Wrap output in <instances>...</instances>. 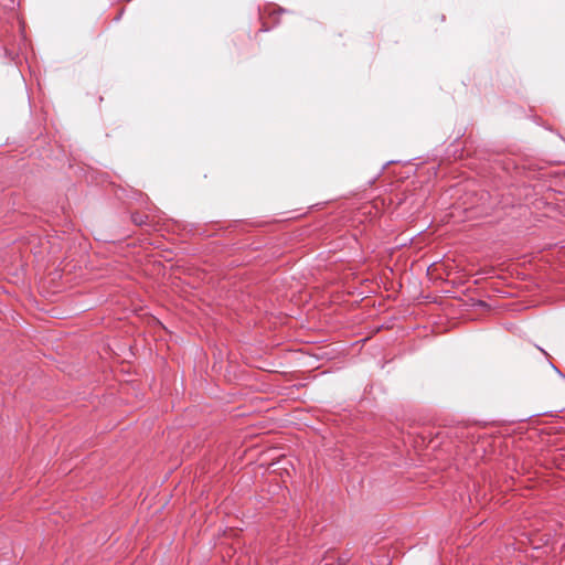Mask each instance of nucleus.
<instances>
[{
	"instance_id": "f03ea898",
	"label": "nucleus",
	"mask_w": 565,
	"mask_h": 565,
	"mask_svg": "<svg viewBox=\"0 0 565 565\" xmlns=\"http://www.w3.org/2000/svg\"><path fill=\"white\" fill-rule=\"evenodd\" d=\"M132 220L136 224H142L145 222L143 216L139 214L134 215Z\"/></svg>"
},
{
	"instance_id": "f257e3e1",
	"label": "nucleus",
	"mask_w": 565,
	"mask_h": 565,
	"mask_svg": "<svg viewBox=\"0 0 565 565\" xmlns=\"http://www.w3.org/2000/svg\"><path fill=\"white\" fill-rule=\"evenodd\" d=\"M324 564L323 565H345L341 562H337L332 556L324 557Z\"/></svg>"
}]
</instances>
